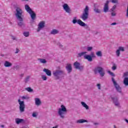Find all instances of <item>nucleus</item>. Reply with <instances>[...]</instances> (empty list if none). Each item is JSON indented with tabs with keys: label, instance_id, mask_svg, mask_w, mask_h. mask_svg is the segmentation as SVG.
<instances>
[{
	"label": "nucleus",
	"instance_id": "obj_17",
	"mask_svg": "<svg viewBox=\"0 0 128 128\" xmlns=\"http://www.w3.org/2000/svg\"><path fill=\"white\" fill-rule=\"evenodd\" d=\"M29 14L31 16L32 19L33 20H36V13H34V11H30Z\"/></svg>",
	"mask_w": 128,
	"mask_h": 128
},
{
	"label": "nucleus",
	"instance_id": "obj_29",
	"mask_svg": "<svg viewBox=\"0 0 128 128\" xmlns=\"http://www.w3.org/2000/svg\"><path fill=\"white\" fill-rule=\"evenodd\" d=\"M123 82L124 86H128V78H125Z\"/></svg>",
	"mask_w": 128,
	"mask_h": 128
},
{
	"label": "nucleus",
	"instance_id": "obj_12",
	"mask_svg": "<svg viewBox=\"0 0 128 128\" xmlns=\"http://www.w3.org/2000/svg\"><path fill=\"white\" fill-rule=\"evenodd\" d=\"M100 7L99 5H98V4H94V11L96 14H100L102 12V10H100L98 8Z\"/></svg>",
	"mask_w": 128,
	"mask_h": 128
},
{
	"label": "nucleus",
	"instance_id": "obj_43",
	"mask_svg": "<svg viewBox=\"0 0 128 128\" xmlns=\"http://www.w3.org/2000/svg\"><path fill=\"white\" fill-rule=\"evenodd\" d=\"M90 56H92V58H96V55L94 54V52H91L90 54Z\"/></svg>",
	"mask_w": 128,
	"mask_h": 128
},
{
	"label": "nucleus",
	"instance_id": "obj_16",
	"mask_svg": "<svg viewBox=\"0 0 128 128\" xmlns=\"http://www.w3.org/2000/svg\"><path fill=\"white\" fill-rule=\"evenodd\" d=\"M79 22H82V20H80V19L78 20V17H76V16H74L73 18L72 22V24H76V22L78 24H80L78 23Z\"/></svg>",
	"mask_w": 128,
	"mask_h": 128
},
{
	"label": "nucleus",
	"instance_id": "obj_6",
	"mask_svg": "<svg viewBox=\"0 0 128 128\" xmlns=\"http://www.w3.org/2000/svg\"><path fill=\"white\" fill-rule=\"evenodd\" d=\"M112 82L113 84L116 88V91L120 94L122 93V88L120 87V85L116 82V80H114V78H112Z\"/></svg>",
	"mask_w": 128,
	"mask_h": 128
},
{
	"label": "nucleus",
	"instance_id": "obj_45",
	"mask_svg": "<svg viewBox=\"0 0 128 128\" xmlns=\"http://www.w3.org/2000/svg\"><path fill=\"white\" fill-rule=\"evenodd\" d=\"M112 70H116V66H114L112 67Z\"/></svg>",
	"mask_w": 128,
	"mask_h": 128
},
{
	"label": "nucleus",
	"instance_id": "obj_53",
	"mask_svg": "<svg viewBox=\"0 0 128 128\" xmlns=\"http://www.w3.org/2000/svg\"><path fill=\"white\" fill-rule=\"evenodd\" d=\"M125 122L128 124V120L127 119H124Z\"/></svg>",
	"mask_w": 128,
	"mask_h": 128
},
{
	"label": "nucleus",
	"instance_id": "obj_35",
	"mask_svg": "<svg viewBox=\"0 0 128 128\" xmlns=\"http://www.w3.org/2000/svg\"><path fill=\"white\" fill-rule=\"evenodd\" d=\"M118 50L120 52H124V48L122 46H120L118 48Z\"/></svg>",
	"mask_w": 128,
	"mask_h": 128
},
{
	"label": "nucleus",
	"instance_id": "obj_36",
	"mask_svg": "<svg viewBox=\"0 0 128 128\" xmlns=\"http://www.w3.org/2000/svg\"><path fill=\"white\" fill-rule=\"evenodd\" d=\"M108 74H110V76H116V75H114V72H110V70H108Z\"/></svg>",
	"mask_w": 128,
	"mask_h": 128
},
{
	"label": "nucleus",
	"instance_id": "obj_13",
	"mask_svg": "<svg viewBox=\"0 0 128 128\" xmlns=\"http://www.w3.org/2000/svg\"><path fill=\"white\" fill-rule=\"evenodd\" d=\"M66 68L68 74H70L71 72H72V64H66Z\"/></svg>",
	"mask_w": 128,
	"mask_h": 128
},
{
	"label": "nucleus",
	"instance_id": "obj_22",
	"mask_svg": "<svg viewBox=\"0 0 128 128\" xmlns=\"http://www.w3.org/2000/svg\"><path fill=\"white\" fill-rule=\"evenodd\" d=\"M88 52H82L78 53L77 56V58H82V56H84Z\"/></svg>",
	"mask_w": 128,
	"mask_h": 128
},
{
	"label": "nucleus",
	"instance_id": "obj_47",
	"mask_svg": "<svg viewBox=\"0 0 128 128\" xmlns=\"http://www.w3.org/2000/svg\"><path fill=\"white\" fill-rule=\"evenodd\" d=\"M58 46L60 48H62V44H60V42L58 43Z\"/></svg>",
	"mask_w": 128,
	"mask_h": 128
},
{
	"label": "nucleus",
	"instance_id": "obj_25",
	"mask_svg": "<svg viewBox=\"0 0 128 128\" xmlns=\"http://www.w3.org/2000/svg\"><path fill=\"white\" fill-rule=\"evenodd\" d=\"M25 10L28 12H30L32 10L30 8V6H28V4L25 5Z\"/></svg>",
	"mask_w": 128,
	"mask_h": 128
},
{
	"label": "nucleus",
	"instance_id": "obj_52",
	"mask_svg": "<svg viewBox=\"0 0 128 128\" xmlns=\"http://www.w3.org/2000/svg\"><path fill=\"white\" fill-rule=\"evenodd\" d=\"M12 40H16V38L14 36H12Z\"/></svg>",
	"mask_w": 128,
	"mask_h": 128
},
{
	"label": "nucleus",
	"instance_id": "obj_55",
	"mask_svg": "<svg viewBox=\"0 0 128 128\" xmlns=\"http://www.w3.org/2000/svg\"><path fill=\"white\" fill-rule=\"evenodd\" d=\"M0 127H1V128H4V125H1V126H0Z\"/></svg>",
	"mask_w": 128,
	"mask_h": 128
},
{
	"label": "nucleus",
	"instance_id": "obj_42",
	"mask_svg": "<svg viewBox=\"0 0 128 128\" xmlns=\"http://www.w3.org/2000/svg\"><path fill=\"white\" fill-rule=\"evenodd\" d=\"M116 5L113 6L112 8H111L112 12H114V10H116Z\"/></svg>",
	"mask_w": 128,
	"mask_h": 128
},
{
	"label": "nucleus",
	"instance_id": "obj_7",
	"mask_svg": "<svg viewBox=\"0 0 128 128\" xmlns=\"http://www.w3.org/2000/svg\"><path fill=\"white\" fill-rule=\"evenodd\" d=\"M18 102L20 105L19 108H20V112H24V108H26V105L24 104V102L21 101L20 99H18Z\"/></svg>",
	"mask_w": 128,
	"mask_h": 128
},
{
	"label": "nucleus",
	"instance_id": "obj_9",
	"mask_svg": "<svg viewBox=\"0 0 128 128\" xmlns=\"http://www.w3.org/2000/svg\"><path fill=\"white\" fill-rule=\"evenodd\" d=\"M62 8L64 10H65V12H67V14H72V10L70 9V6H68V5L67 4H64L62 5Z\"/></svg>",
	"mask_w": 128,
	"mask_h": 128
},
{
	"label": "nucleus",
	"instance_id": "obj_8",
	"mask_svg": "<svg viewBox=\"0 0 128 128\" xmlns=\"http://www.w3.org/2000/svg\"><path fill=\"white\" fill-rule=\"evenodd\" d=\"M74 66L76 70H80V72H82L84 70V66H82L80 62H74Z\"/></svg>",
	"mask_w": 128,
	"mask_h": 128
},
{
	"label": "nucleus",
	"instance_id": "obj_28",
	"mask_svg": "<svg viewBox=\"0 0 128 128\" xmlns=\"http://www.w3.org/2000/svg\"><path fill=\"white\" fill-rule=\"evenodd\" d=\"M38 60H39L41 64H46V60L44 58H39Z\"/></svg>",
	"mask_w": 128,
	"mask_h": 128
},
{
	"label": "nucleus",
	"instance_id": "obj_40",
	"mask_svg": "<svg viewBox=\"0 0 128 128\" xmlns=\"http://www.w3.org/2000/svg\"><path fill=\"white\" fill-rule=\"evenodd\" d=\"M128 72H126L123 74V78H128Z\"/></svg>",
	"mask_w": 128,
	"mask_h": 128
},
{
	"label": "nucleus",
	"instance_id": "obj_26",
	"mask_svg": "<svg viewBox=\"0 0 128 128\" xmlns=\"http://www.w3.org/2000/svg\"><path fill=\"white\" fill-rule=\"evenodd\" d=\"M58 34V30L56 29H53L50 32V34Z\"/></svg>",
	"mask_w": 128,
	"mask_h": 128
},
{
	"label": "nucleus",
	"instance_id": "obj_41",
	"mask_svg": "<svg viewBox=\"0 0 128 128\" xmlns=\"http://www.w3.org/2000/svg\"><path fill=\"white\" fill-rule=\"evenodd\" d=\"M42 78L43 80H46L48 79V78L44 75H42Z\"/></svg>",
	"mask_w": 128,
	"mask_h": 128
},
{
	"label": "nucleus",
	"instance_id": "obj_10",
	"mask_svg": "<svg viewBox=\"0 0 128 128\" xmlns=\"http://www.w3.org/2000/svg\"><path fill=\"white\" fill-rule=\"evenodd\" d=\"M46 26V22L44 21H41L39 22L38 24V28H37V32H40Z\"/></svg>",
	"mask_w": 128,
	"mask_h": 128
},
{
	"label": "nucleus",
	"instance_id": "obj_21",
	"mask_svg": "<svg viewBox=\"0 0 128 128\" xmlns=\"http://www.w3.org/2000/svg\"><path fill=\"white\" fill-rule=\"evenodd\" d=\"M35 104L36 106H40L42 104V101H40V100L38 98H35Z\"/></svg>",
	"mask_w": 128,
	"mask_h": 128
},
{
	"label": "nucleus",
	"instance_id": "obj_38",
	"mask_svg": "<svg viewBox=\"0 0 128 128\" xmlns=\"http://www.w3.org/2000/svg\"><path fill=\"white\" fill-rule=\"evenodd\" d=\"M86 50H87L88 52H92V47L88 46V47H87Z\"/></svg>",
	"mask_w": 128,
	"mask_h": 128
},
{
	"label": "nucleus",
	"instance_id": "obj_58",
	"mask_svg": "<svg viewBox=\"0 0 128 128\" xmlns=\"http://www.w3.org/2000/svg\"><path fill=\"white\" fill-rule=\"evenodd\" d=\"M114 128H116V125H114Z\"/></svg>",
	"mask_w": 128,
	"mask_h": 128
},
{
	"label": "nucleus",
	"instance_id": "obj_24",
	"mask_svg": "<svg viewBox=\"0 0 128 128\" xmlns=\"http://www.w3.org/2000/svg\"><path fill=\"white\" fill-rule=\"evenodd\" d=\"M76 122L77 124H84V122H88V120L84 119H80L77 120Z\"/></svg>",
	"mask_w": 128,
	"mask_h": 128
},
{
	"label": "nucleus",
	"instance_id": "obj_59",
	"mask_svg": "<svg viewBox=\"0 0 128 128\" xmlns=\"http://www.w3.org/2000/svg\"><path fill=\"white\" fill-rule=\"evenodd\" d=\"M22 128H26V126L22 127Z\"/></svg>",
	"mask_w": 128,
	"mask_h": 128
},
{
	"label": "nucleus",
	"instance_id": "obj_5",
	"mask_svg": "<svg viewBox=\"0 0 128 128\" xmlns=\"http://www.w3.org/2000/svg\"><path fill=\"white\" fill-rule=\"evenodd\" d=\"M94 72L96 74L98 72L100 74V75L102 78L104 76V74H106V72H104V68H102V66H98L96 67L94 70Z\"/></svg>",
	"mask_w": 128,
	"mask_h": 128
},
{
	"label": "nucleus",
	"instance_id": "obj_56",
	"mask_svg": "<svg viewBox=\"0 0 128 128\" xmlns=\"http://www.w3.org/2000/svg\"><path fill=\"white\" fill-rule=\"evenodd\" d=\"M20 76H22V77L24 76V74H21L20 75Z\"/></svg>",
	"mask_w": 128,
	"mask_h": 128
},
{
	"label": "nucleus",
	"instance_id": "obj_4",
	"mask_svg": "<svg viewBox=\"0 0 128 128\" xmlns=\"http://www.w3.org/2000/svg\"><path fill=\"white\" fill-rule=\"evenodd\" d=\"M66 106H64L62 105L61 108H58V114H59L62 118H64V114H66Z\"/></svg>",
	"mask_w": 128,
	"mask_h": 128
},
{
	"label": "nucleus",
	"instance_id": "obj_54",
	"mask_svg": "<svg viewBox=\"0 0 128 128\" xmlns=\"http://www.w3.org/2000/svg\"><path fill=\"white\" fill-rule=\"evenodd\" d=\"M22 2H28V0H22Z\"/></svg>",
	"mask_w": 128,
	"mask_h": 128
},
{
	"label": "nucleus",
	"instance_id": "obj_49",
	"mask_svg": "<svg viewBox=\"0 0 128 128\" xmlns=\"http://www.w3.org/2000/svg\"><path fill=\"white\" fill-rule=\"evenodd\" d=\"M32 116L34 117V118H36V112H33L32 114Z\"/></svg>",
	"mask_w": 128,
	"mask_h": 128
},
{
	"label": "nucleus",
	"instance_id": "obj_18",
	"mask_svg": "<svg viewBox=\"0 0 128 128\" xmlns=\"http://www.w3.org/2000/svg\"><path fill=\"white\" fill-rule=\"evenodd\" d=\"M15 122L17 124H20L24 122V119L16 118L15 119Z\"/></svg>",
	"mask_w": 128,
	"mask_h": 128
},
{
	"label": "nucleus",
	"instance_id": "obj_57",
	"mask_svg": "<svg viewBox=\"0 0 128 128\" xmlns=\"http://www.w3.org/2000/svg\"><path fill=\"white\" fill-rule=\"evenodd\" d=\"M52 128H58V126H54Z\"/></svg>",
	"mask_w": 128,
	"mask_h": 128
},
{
	"label": "nucleus",
	"instance_id": "obj_46",
	"mask_svg": "<svg viewBox=\"0 0 128 128\" xmlns=\"http://www.w3.org/2000/svg\"><path fill=\"white\" fill-rule=\"evenodd\" d=\"M111 16H116V14L114 13V12H112L111 13Z\"/></svg>",
	"mask_w": 128,
	"mask_h": 128
},
{
	"label": "nucleus",
	"instance_id": "obj_3",
	"mask_svg": "<svg viewBox=\"0 0 128 128\" xmlns=\"http://www.w3.org/2000/svg\"><path fill=\"white\" fill-rule=\"evenodd\" d=\"M90 14V8L88 6H86V8H84L82 14L80 16V18L82 20H86L88 18V16Z\"/></svg>",
	"mask_w": 128,
	"mask_h": 128
},
{
	"label": "nucleus",
	"instance_id": "obj_30",
	"mask_svg": "<svg viewBox=\"0 0 128 128\" xmlns=\"http://www.w3.org/2000/svg\"><path fill=\"white\" fill-rule=\"evenodd\" d=\"M26 90L28 92H34V90L32 88L30 87H28L25 88Z\"/></svg>",
	"mask_w": 128,
	"mask_h": 128
},
{
	"label": "nucleus",
	"instance_id": "obj_20",
	"mask_svg": "<svg viewBox=\"0 0 128 128\" xmlns=\"http://www.w3.org/2000/svg\"><path fill=\"white\" fill-rule=\"evenodd\" d=\"M84 58H85V60H88V62H92V58L90 55L86 54L84 56Z\"/></svg>",
	"mask_w": 128,
	"mask_h": 128
},
{
	"label": "nucleus",
	"instance_id": "obj_15",
	"mask_svg": "<svg viewBox=\"0 0 128 128\" xmlns=\"http://www.w3.org/2000/svg\"><path fill=\"white\" fill-rule=\"evenodd\" d=\"M79 26H84V28L86 30H88L90 28V27L88 24H86V23L82 21V22H78Z\"/></svg>",
	"mask_w": 128,
	"mask_h": 128
},
{
	"label": "nucleus",
	"instance_id": "obj_50",
	"mask_svg": "<svg viewBox=\"0 0 128 128\" xmlns=\"http://www.w3.org/2000/svg\"><path fill=\"white\" fill-rule=\"evenodd\" d=\"M97 86L98 90H100V84H97Z\"/></svg>",
	"mask_w": 128,
	"mask_h": 128
},
{
	"label": "nucleus",
	"instance_id": "obj_32",
	"mask_svg": "<svg viewBox=\"0 0 128 128\" xmlns=\"http://www.w3.org/2000/svg\"><path fill=\"white\" fill-rule=\"evenodd\" d=\"M96 55L97 56H102V51H98L96 52Z\"/></svg>",
	"mask_w": 128,
	"mask_h": 128
},
{
	"label": "nucleus",
	"instance_id": "obj_11",
	"mask_svg": "<svg viewBox=\"0 0 128 128\" xmlns=\"http://www.w3.org/2000/svg\"><path fill=\"white\" fill-rule=\"evenodd\" d=\"M113 104L116 106H120V102H118V98L117 97H111Z\"/></svg>",
	"mask_w": 128,
	"mask_h": 128
},
{
	"label": "nucleus",
	"instance_id": "obj_1",
	"mask_svg": "<svg viewBox=\"0 0 128 128\" xmlns=\"http://www.w3.org/2000/svg\"><path fill=\"white\" fill-rule=\"evenodd\" d=\"M15 16L18 20V26L20 28L22 26H26V24L24 22V15H22V10L18 7H16L15 10Z\"/></svg>",
	"mask_w": 128,
	"mask_h": 128
},
{
	"label": "nucleus",
	"instance_id": "obj_39",
	"mask_svg": "<svg viewBox=\"0 0 128 128\" xmlns=\"http://www.w3.org/2000/svg\"><path fill=\"white\" fill-rule=\"evenodd\" d=\"M111 2L112 4H118V0H111Z\"/></svg>",
	"mask_w": 128,
	"mask_h": 128
},
{
	"label": "nucleus",
	"instance_id": "obj_31",
	"mask_svg": "<svg viewBox=\"0 0 128 128\" xmlns=\"http://www.w3.org/2000/svg\"><path fill=\"white\" fill-rule=\"evenodd\" d=\"M30 76H27L24 80V82L26 84L28 82H30Z\"/></svg>",
	"mask_w": 128,
	"mask_h": 128
},
{
	"label": "nucleus",
	"instance_id": "obj_44",
	"mask_svg": "<svg viewBox=\"0 0 128 128\" xmlns=\"http://www.w3.org/2000/svg\"><path fill=\"white\" fill-rule=\"evenodd\" d=\"M22 100H28L29 98L26 96H22Z\"/></svg>",
	"mask_w": 128,
	"mask_h": 128
},
{
	"label": "nucleus",
	"instance_id": "obj_2",
	"mask_svg": "<svg viewBox=\"0 0 128 128\" xmlns=\"http://www.w3.org/2000/svg\"><path fill=\"white\" fill-rule=\"evenodd\" d=\"M64 74V71L62 70L60 66L57 67L56 69L53 72V76L56 80L62 78V76Z\"/></svg>",
	"mask_w": 128,
	"mask_h": 128
},
{
	"label": "nucleus",
	"instance_id": "obj_51",
	"mask_svg": "<svg viewBox=\"0 0 128 128\" xmlns=\"http://www.w3.org/2000/svg\"><path fill=\"white\" fill-rule=\"evenodd\" d=\"M116 22H113L110 24V26H116Z\"/></svg>",
	"mask_w": 128,
	"mask_h": 128
},
{
	"label": "nucleus",
	"instance_id": "obj_34",
	"mask_svg": "<svg viewBox=\"0 0 128 128\" xmlns=\"http://www.w3.org/2000/svg\"><path fill=\"white\" fill-rule=\"evenodd\" d=\"M116 56L118 57V56H120V50H116Z\"/></svg>",
	"mask_w": 128,
	"mask_h": 128
},
{
	"label": "nucleus",
	"instance_id": "obj_48",
	"mask_svg": "<svg viewBox=\"0 0 128 128\" xmlns=\"http://www.w3.org/2000/svg\"><path fill=\"white\" fill-rule=\"evenodd\" d=\"M18 52H20V50L18 48H16V52H14V54H18Z\"/></svg>",
	"mask_w": 128,
	"mask_h": 128
},
{
	"label": "nucleus",
	"instance_id": "obj_27",
	"mask_svg": "<svg viewBox=\"0 0 128 128\" xmlns=\"http://www.w3.org/2000/svg\"><path fill=\"white\" fill-rule=\"evenodd\" d=\"M81 104L84 106V108H85L86 110H88L90 108L84 102H81Z\"/></svg>",
	"mask_w": 128,
	"mask_h": 128
},
{
	"label": "nucleus",
	"instance_id": "obj_14",
	"mask_svg": "<svg viewBox=\"0 0 128 128\" xmlns=\"http://www.w3.org/2000/svg\"><path fill=\"white\" fill-rule=\"evenodd\" d=\"M110 4V1L107 0L104 4V12H108V4Z\"/></svg>",
	"mask_w": 128,
	"mask_h": 128
},
{
	"label": "nucleus",
	"instance_id": "obj_37",
	"mask_svg": "<svg viewBox=\"0 0 128 128\" xmlns=\"http://www.w3.org/2000/svg\"><path fill=\"white\" fill-rule=\"evenodd\" d=\"M13 68L14 70H20V66H15L13 67Z\"/></svg>",
	"mask_w": 128,
	"mask_h": 128
},
{
	"label": "nucleus",
	"instance_id": "obj_33",
	"mask_svg": "<svg viewBox=\"0 0 128 128\" xmlns=\"http://www.w3.org/2000/svg\"><path fill=\"white\" fill-rule=\"evenodd\" d=\"M23 34H24V36L28 38V36H30V32H24L23 33Z\"/></svg>",
	"mask_w": 128,
	"mask_h": 128
},
{
	"label": "nucleus",
	"instance_id": "obj_19",
	"mask_svg": "<svg viewBox=\"0 0 128 128\" xmlns=\"http://www.w3.org/2000/svg\"><path fill=\"white\" fill-rule=\"evenodd\" d=\"M43 72H46V74H47V76H52V71H50L48 69L44 68L43 70Z\"/></svg>",
	"mask_w": 128,
	"mask_h": 128
},
{
	"label": "nucleus",
	"instance_id": "obj_23",
	"mask_svg": "<svg viewBox=\"0 0 128 128\" xmlns=\"http://www.w3.org/2000/svg\"><path fill=\"white\" fill-rule=\"evenodd\" d=\"M4 66L6 68H10L12 66V64L8 61H6L4 64Z\"/></svg>",
	"mask_w": 128,
	"mask_h": 128
}]
</instances>
